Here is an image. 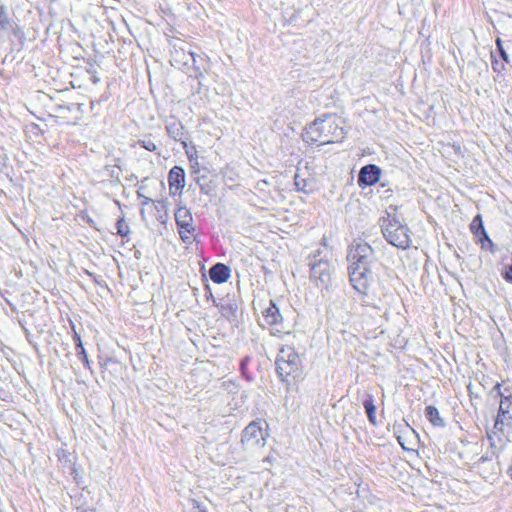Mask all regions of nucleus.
I'll return each mask as SVG.
<instances>
[{
  "label": "nucleus",
  "instance_id": "obj_1",
  "mask_svg": "<svg viewBox=\"0 0 512 512\" xmlns=\"http://www.w3.org/2000/svg\"><path fill=\"white\" fill-rule=\"evenodd\" d=\"M374 259V249L366 242L354 241L348 250L349 280L360 294H366L370 287L373 279L370 266Z\"/></svg>",
  "mask_w": 512,
  "mask_h": 512
},
{
  "label": "nucleus",
  "instance_id": "obj_2",
  "mask_svg": "<svg viewBox=\"0 0 512 512\" xmlns=\"http://www.w3.org/2000/svg\"><path fill=\"white\" fill-rule=\"evenodd\" d=\"M344 137L343 128L337 123L334 117L316 119L305 129L304 140L307 143H319L325 145L338 142Z\"/></svg>",
  "mask_w": 512,
  "mask_h": 512
},
{
  "label": "nucleus",
  "instance_id": "obj_3",
  "mask_svg": "<svg viewBox=\"0 0 512 512\" xmlns=\"http://www.w3.org/2000/svg\"><path fill=\"white\" fill-rule=\"evenodd\" d=\"M381 228L384 238L391 245L403 250L410 247V230L395 217L388 214V217L382 220Z\"/></svg>",
  "mask_w": 512,
  "mask_h": 512
},
{
  "label": "nucleus",
  "instance_id": "obj_4",
  "mask_svg": "<svg viewBox=\"0 0 512 512\" xmlns=\"http://www.w3.org/2000/svg\"><path fill=\"white\" fill-rule=\"evenodd\" d=\"M321 250L317 249L307 257L310 267V279L318 287L327 290L332 282L331 264L321 257Z\"/></svg>",
  "mask_w": 512,
  "mask_h": 512
},
{
  "label": "nucleus",
  "instance_id": "obj_5",
  "mask_svg": "<svg viewBox=\"0 0 512 512\" xmlns=\"http://www.w3.org/2000/svg\"><path fill=\"white\" fill-rule=\"evenodd\" d=\"M300 358L294 348L286 346L282 348L276 359V368L279 377L284 380L288 376L299 374Z\"/></svg>",
  "mask_w": 512,
  "mask_h": 512
},
{
  "label": "nucleus",
  "instance_id": "obj_6",
  "mask_svg": "<svg viewBox=\"0 0 512 512\" xmlns=\"http://www.w3.org/2000/svg\"><path fill=\"white\" fill-rule=\"evenodd\" d=\"M175 222L178 233L184 243L191 244L194 240L195 227L193 226V217L190 210L181 206L175 211Z\"/></svg>",
  "mask_w": 512,
  "mask_h": 512
},
{
  "label": "nucleus",
  "instance_id": "obj_7",
  "mask_svg": "<svg viewBox=\"0 0 512 512\" xmlns=\"http://www.w3.org/2000/svg\"><path fill=\"white\" fill-rule=\"evenodd\" d=\"M241 442L247 448L263 447L266 439L258 422H251L242 432Z\"/></svg>",
  "mask_w": 512,
  "mask_h": 512
},
{
  "label": "nucleus",
  "instance_id": "obj_8",
  "mask_svg": "<svg viewBox=\"0 0 512 512\" xmlns=\"http://www.w3.org/2000/svg\"><path fill=\"white\" fill-rule=\"evenodd\" d=\"M13 37L20 44L25 40L23 30L11 19L8 18L4 11H0V39Z\"/></svg>",
  "mask_w": 512,
  "mask_h": 512
},
{
  "label": "nucleus",
  "instance_id": "obj_9",
  "mask_svg": "<svg viewBox=\"0 0 512 512\" xmlns=\"http://www.w3.org/2000/svg\"><path fill=\"white\" fill-rule=\"evenodd\" d=\"M165 129L167 134L175 141L181 142L183 148H187V132L183 124L175 117L171 116L166 120Z\"/></svg>",
  "mask_w": 512,
  "mask_h": 512
},
{
  "label": "nucleus",
  "instance_id": "obj_10",
  "mask_svg": "<svg viewBox=\"0 0 512 512\" xmlns=\"http://www.w3.org/2000/svg\"><path fill=\"white\" fill-rule=\"evenodd\" d=\"M380 169L373 164L366 165L361 168L359 175H358V184L360 186L367 185L371 186L375 184L380 177Z\"/></svg>",
  "mask_w": 512,
  "mask_h": 512
},
{
  "label": "nucleus",
  "instance_id": "obj_11",
  "mask_svg": "<svg viewBox=\"0 0 512 512\" xmlns=\"http://www.w3.org/2000/svg\"><path fill=\"white\" fill-rule=\"evenodd\" d=\"M488 440L490 441L491 456L488 454L481 456L477 461V467L480 468L482 464L489 461L492 456L498 457V454L503 446V439L494 431L487 433Z\"/></svg>",
  "mask_w": 512,
  "mask_h": 512
},
{
  "label": "nucleus",
  "instance_id": "obj_12",
  "mask_svg": "<svg viewBox=\"0 0 512 512\" xmlns=\"http://www.w3.org/2000/svg\"><path fill=\"white\" fill-rule=\"evenodd\" d=\"M262 316L265 324L271 327L278 326L283 321L279 308L272 300L269 302L268 307L263 310Z\"/></svg>",
  "mask_w": 512,
  "mask_h": 512
},
{
  "label": "nucleus",
  "instance_id": "obj_13",
  "mask_svg": "<svg viewBox=\"0 0 512 512\" xmlns=\"http://www.w3.org/2000/svg\"><path fill=\"white\" fill-rule=\"evenodd\" d=\"M209 276L214 283H225L230 278V268L225 264L217 263L210 268Z\"/></svg>",
  "mask_w": 512,
  "mask_h": 512
},
{
  "label": "nucleus",
  "instance_id": "obj_14",
  "mask_svg": "<svg viewBox=\"0 0 512 512\" xmlns=\"http://www.w3.org/2000/svg\"><path fill=\"white\" fill-rule=\"evenodd\" d=\"M168 182L170 189L173 187L176 190H182L185 186V172L184 169L179 166H174L168 174Z\"/></svg>",
  "mask_w": 512,
  "mask_h": 512
},
{
  "label": "nucleus",
  "instance_id": "obj_15",
  "mask_svg": "<svg viewBox=\"0 0 512 512\" xmlns=\"http://www.w3.org/2000/svg\"><path fill=\"white\" fill-rule=\"evenodd\" d=\"M493 390L497 391V394L501 396V401L499 405V416H503L504 419H512L511 407H512V397L511 396H503L500 390V384L497 383Z\"/></svg>",
  "mask_w": 512,
  "mask_h": 512
},
{
  "label": "nucleus",
  "instance_id": "obj_16",
  "mask_svg": "<svg viewBox=\"0 0 512 512\" xmlns=\"http://www.w3.org/2000/svg\"><path fill=\"white\" fill-rule=\"evenodd\" d=\"M363 407L367 414L368 420L372 425H376V406L374 405L373 396L371 394H365L362 401Z\"/></svg>",
  "mask_w": 512,
  "mask_h": 512
},
{
  "label": "nucleus",
  "instance_id": "obj_17",
  "mask_svg": "<svg viewBox=\"0 0 512 512\" xmlns=\"http://www.w3.org/2000/svg\"><path fill=\"white\" fill-rule=\"evenodd\" d=\"M425 417L435 427H444V419L440 416L438 409L435 406L428 405L424 411Z\"/></svg>",
  "mask_w": 512,
  "mask_h": 512
},
{
  "label": "nucleus",
  "instance_id": "obj_18",
  "mask_svg": "<svg viewBox=\"0 0 512 512\" xmlns=\"http://www.w3.org/2000/svg\"><path fill=\"white\" fill-rule=\"evenodd\" d=\"M470 229L476 236H479V237L481 236V234H483L485 232V228L483 226L482 219H481L480 215H477L474 217V219L472 220V223L470 225Z\"/></svg>",
  "mask_w": 512,
  "mask_h": 512
},
{
  "label": "nucleus",
  "instance_id": "obj_19",
  "mask_svg": "<svg viewBox=\"0 0 512 512\" xmlns=\"http://www.w3.org/2000/svg\"><path fill=\"white\" fill-rule=\"evenodd\" d=\"M117 234L121 237H127L130 233V228L123 218L119 219L116 223Z\"/></svg>",
  "mask_w": 512,
  "mask_h": 512
},
{
  "label": "nucleus",
  "instance_id": "obj_20",
  "mask_svg": "<svg viewBox=\"0 0 512 512\" xmlns=\"http://www.w3.org/2000/svg\"><path fill=\"white\" fill-rule=\"evenodd\" d=\"M138 144L144 149L154 152L157 150V145L148 137L138 140Z\"/></svg>",
  "mask_w": 512,
  "mask_h": 512
},
{
  "label": "nucleus",
  "instance_id": "obj_21",
  "mask_svg": "<svg viewBox=\"0 0 512 512\" xmlns=\"http://www.w3.org/2000/svg\"><path fill=\"white\" fill-rule=\"evenodd\" d=\"M479 240L481 242V246L483 249L489 248L491 251H494V244L491 241V239L489 238V236L487 235L486 231L483 234H481V236L479 237Z\"/></svg>",
  "mask_w": 512,
  "mask_h": 512
},
{
  "label": "nucleus",
  "instance_id": "obj_22",
  "mask_svg": "<svg viewBox=\"0 0 512 512\" xmlns=\"http://www.w3.org/2000/svg\"><path fill=\"white\" fill-rule=\"evenodd\" d=\"M78 349H79V351L77 353V356L81 359V361L83 362L84 366L86 368L90 369V361L88 359L86 350L84 349L83 346H81V348H78Z\"/></svg>",
  "mask_w": 512,
  "mask_h": 512
},
{
  "label": "nucleus",
  "instance_id": "obj_23",
  "mask_svg": "<svg viewBox=\"0 0 512 512\" xmlns=\"http://www.w3.org/2000/svg\"><path fill=\"white\" fill-rule=\"evenodd\" d=\"M496 45H497V50L501 56V58L505 61V62H508V54L507 52L504 50L503 48V45H502V41L498 38L496 40Z\"/></svg>",
  "mask_w": 512,
  "mask_h": 512
},
{
  "label": "nucleus",
  "instance_id": "obj_24",
  "mask_svg": "<svg viewBox=\"0 0 512 512\" xmlns=\"http://www.w3.org/2000/svg\"><path fill=\"white\" fill-rule=\"evenodd\" d=\"M186 153L191 162V168H192L193 172H199V164L197 161L193 162V154L190 153L188 150L186 151Z\"/></svg>",
  "mask_w": 512,
  "mask_h": 512
},
{
  "label": "nucleus",
  "instance_id": "obj_25",
  "mask_svg": "<svg viewBox=\"0 0 512 512\" xmlns=\"http://www.w3.org/2000/svg\"><path fill=\"white\" fill-rule=\"evenodd\" d=\"M305 179H300L298 175L295 176V185L298 190L305 191Z\"/></svg>",
  "mask_w": 512,
  "mask_h": 512
},
{
  "label": "nucleus",
  "instance_id": "obj_26",
  "mask_svg": "<svg viewBox=\"0 0 512 512\" xmlns=\"http://www.w3.org/2000/svg\"><path fill=\"white\" fill-rule=\"evenodd\" d=\"M494 429L502 431L503 429V416H499V414L496 417Z\"/></svg>",
  "mask_w": 512,
  "mask_h": 512
},
{
  "label": "nucleus",
  "instance_id": "obj_27",
  "mask_svg": "<svg viewBox=\"0 0 512 512\" xmlns=\"http://www.w3.org/2000/svg\"><path fill=\"white\" fill-rule=\"evenodd\" d=\"M74 340L76 342L77 348H81V346H83L82 340L77 333H75V335H74Z\"/></svg>",
  "mask_w": 512,
  "mask_h": 512
},
{
  "label": "nucleus",
  "instance_id": "obj_28",
  "mask_svg": "<svg viewBox=\"0 0 512 512\" xmlns=\"http://www.w3.org/2000/svg\"><path fill=\"white\" fill-rule=\"evenodd\" d=\"M492 67H493V69H494L495 71H500L501 69H503V65H501V66L499 67V64H498V61H497V60H495V61L492 63Z\"/></svg>",
  "mask_w": 512,
  "mask_h": 512
},
{
  "label": "nucleus",
  "instance_id": "obj_29",
  "mask_svg": "<svg viewBox=\"0 0 512 512\" xmlns=\"http://www.w3.org/2000/svg\"><path fill=\"white\" fill-rule=\"evenodd\" d=\"M150 201H151V199H150V198H148V197H144V200H143V202H142V205H147V204H149V202H150Z\"/></svg>",
  "mask_w": 512,
  "mask_h": 512
},
{
  "label": "nucleus",
  "instance_id": "obj_30",
  "mask_svg": "<svg viewBox=\"0 0 512 512\" xmlns=\"http://www.w3.org/2000/svg\"><path fill=\"white\" fill-rule=\"evenodd\" d=\"M507 474L512 478V465L508 468Z\"/></svg>",
  "mask_w": 512,
  "mask_h": 512
},
{
  "label": "nucleus",
  "instance_id": "obj_31",
  "mask_svg": "<svg viewBox=\"0 0 512 512\" xmlns=\"http://www.w3.org/2000/svg\"><path fill=\"white\" fill-rule=\"evenodd\" d=\"M397 440H398L400 446L404 447V443L401 442V437L400 436H397Z\"/></svg>",
  "mask_w": 512,
  "mask_h": 512
},
{
  "label": "nucleus",
  "instance_id": "obj_32",
  "mask_svg": "<svg viewBox=\"0 0 512 512\" xmlns=\"http://www.w3.org/2000/svg\"><path fill=\"white\" fill-rule=\"evenodd\" d=\"M280 332H281V330L276 329L274 332H272V334H273V335H276V334H278V333H280Z\"/></svg>",
  "mask_w": 512,
  "mask_h": 512
}]
</instances>
